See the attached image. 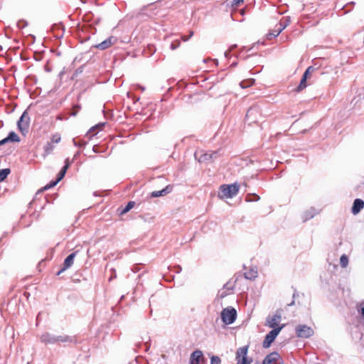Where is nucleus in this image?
<instances>
[{
    "label": "nucleus",
    "mask_w": 364,
    "mask_h": 364,
    "mask_svg": "<svg viewBox=\"0 0 364 364\" xmlns=\"http://www.w3.org/2000/svg\"><path fill=\"white\" fill-rule=\"evenodd\" d=\"M240 186L237 183L224 184L220 186L218 196L220 198H232L239 192Z\"/></svg>",
    "instance_id": "nucleus-1"
},
{
    "label": "nucleus",
    "mask_w": 364,
    "mask_h": 364,
    "mask_svg": "<svg viewBox=\"0 0 364 364\" xmlns=\"http://www.w3.org/2000/svg\"><path fill=\"white\" fill-rule=\"evenodd\" d=\"M248 348V346H244L237 350L235 356L237 364H251L252 363V358L247 357Z\"/></svg>",
    "instance_id": "nucleus-2"
},
{
    "label": "nucleus",
    "mask_w": 364,
    "mask_h": 364,
    "mask_svg": "<svg viewBox=\"0 0 364 364\" xmlns=\"http://www.w3.org/2000/svg\"><path fill=\"white\" fill-rule=\"evenodd\" d=\"M236 318L237 311L233 307L225 308L221 312V319L225 324L233 323Z\"/></svg>",
    "instance_id": "nucleus-3"
},
{
    "label": "nucleus",
    "mask_w": 364,
    "mask_h": 364,
    "mask_svg": "<svg viewBox=\"0 0 364 364\" xmlns=\"http://www.w3.org/2000/svg\"><path fill=\"white\" fill-rule=\"evenodd\" d=\"M284 326L285 324H282V326L277 328H274V329L270 331L264 337V339L262 343L263 348H269Z\"/></svg>",
    "instance_id": "nucleus-4"
},
{
    "label": "nucleus",
    "mask_w": 364,
    "mask_h": 364,
    "mask_svg": "<svg viewBox=\"0 0 364 364\" xmlns=\"http://www.w3.org/2000/svg\"><path fill=\"white\" fill-rule=\"evenodd\" d=\"M296 334L299 338H307L313 336L314 330L306 325H298L295 328Z\"/></svg>",
    "instance_id": "nucleus-5"
},
{
    "label": "nucleus",
    "mask_w": 364,
    "mask_h": 364,
    "mask_svg": "<svg viewBox=\"0 0 364 364\" xmlns=\"http://www.w3.org/2000/svg\"><path fill=\"white\" fill-rule=\"evenodd\" d=\"M30 118L26 111L23 112L20 119L17 122V126L19 131L24 134L27 132L29 127Z\"/></svg>",
    "instance_id": "nucleus-6"
},
{
    "label": "nucleus",
    "mask_w": 364,
    "mask_h": 364,
    "mask_svg": "<svg viewBox=\"0 0 364 364\" xmlns=\"http://www.w3.org/2000/svg\"><path fill=\"white\" fill-rule=\"evenodd\" d=\"M282 318L281 311L277 310L273 316H268L266 318L265 325L269 328H277Z\"/></svg>",
    "instance_id": "nucleus-7"
},
{
    "label": "nucleus",
    "mask_w": 364,
    "mask_h": 364,
    "mask_svg": "<svg viewBox=\"0 0 364 364\" xmlns=\"http://www.w3.org/2000/svg\"><path fill=\"white\" fill-rule=\"evenodd\" d=\"M281 356L277 352L268 354L263 360L262 364H281Z\"/></svg>",
    "instance_id": "nucleus-8"
},
{
    "label": "nucleus",
    "mask_w": 364,
    "mask_h": 364,
    "mask_svg": "<svg viewBox=\"0 0 364 364\" xmlns=\"http://www.w3.org/2000/svg\"><path fill=\"white\" fill-rule=\"evenodd\" d=\"M259 113V109L257 107H250L246 114V121L249 122V123H255L257 121L256 115Z\"/></svg>",
    "instance_id": "nucleus-9"
},
{
    "label": "nucleus",
    "mask_w": 364,
    "mask_h": 364,
    "mask_svg": "<svg viewBox=\"0 0 364 364\" xmlns=\"http://www.w3.org/2000/svg\"><path fill=\"white\" fill-rule=\"evenodd\" d=\"M203 352L200 350H194L190 357V364H200L201 361H204Z\"/></svg>",
    "instance_id": "nucleus-10"
},
{
    "label": "nucleus",
    "mask_w": 364,
    "mask_h": 364,
    "mask_svg": "<svg viewBox=\"0 0 364 364\" xmlns=\"http://www.w3.org/2000/svg\"><path fill=\"white\" fill-rule=\"evenodd\" d=\"M117 38L114 36H110L106 40L103 41L102 43L97 45L95 47L100 50H105L109 48L111 46L117 43Z\"/></svg>",
    "instance_id": "nucleus-11"
},
{
    "label": "nucleus",
    "mask_w": 364,
    "mask_h": 364,
    "mask_svg": "<svg viewBox=\"0 0 364 364\" xmlns=\"http://www.w3.org/2000/svg\"><path fill=\"white\" fill-rule=\"evenodd\" d=\"M40 340L42 343H45L46 345L57 344L55 335L51 334L48 332L43 333L40 337Z\"/></svg>",
    "instance_id": "nucleus-12"
},
{
    "label": "nucleus",
    "mask_w": 364,
    "mask_h": 364,
    "mask_svg": "<svg viewBox=\"0 0 364 364\" xmlns=\"http://www.w3.org/2000/svg\"><path fill=\"white\" fill-rule=\"evenodd\" d=\"M172 191V186L170 185L166 186L161 191H155L151 193V198H158L161 196H164L166 194L171 193Z\"/></svg>",
    "instance_id": "nucleus-13"
},
{
    "label": "nucleus",
    "mask_w": 364,
    "mask_h": 364,
    "mask_svg": "<svg viewBox=\"0 0 364 364\" xmlns=\"http://www.w3.org/2000/svg\"><path fill=\"white\" fill-rule=\"evenodd\" d=\"M77 252H74L69 255L64 260L62 271H65L68 268H70L73 264L74 262V259L77 255Z\"/></svg>",
    "instance_id": "nucleus-14"
},
{
    "label": "nucleus",
    "mask_w": 364,
    "mask_h": 364,
    "mask_svg": "<svg viewBox=\"0 0 364 364\" xmlns=\"http://www.w3.org/2000/svg\"><path fill=\"white\" fill-rule=\"evenodd\" d=\"M364 208V201L362 199L357 198L354 200L351 208L353 214H358Z\"/></svg>",
    "instance_id": "nucleus-15"
},
{
    "label": "nucleus",
    "mask_w": 364,
    "mask_h": 364,
    "mask_svg": "<svg viewBox=\"0 0 364 364\" xmlns=\"http://www.w3.org/2000/svg\"><path fill=\"white\" fill-rule=\"evenodd\" d=\"M291 23L289 16L283 17L279 22V27L277 30V33L274 34V37L279 36V34Z\"/></svg>",
    "instance_id": "nucleus-16"
},
{
    "label": "nucleus",
    "mask_w": 364,
    "mask_h": 364,
    "mask_svg": "<svg viewBox=\"0 0 364 364\" xmlns=\"http://www.w3.org/2000/svg\"><path fill=\"white\" fill-rule=\"evenodd\" d=\"M258 276L257 267H251L248 271L244 273V277L247 279L253 280Z\"/></svg>",
    "instance_id": "nucleus-17"
},
{
    "label": "nucleus",
    "mask_w": 364,
    "mask_h": 364,
    "mask_svg": "<svg viewBox=\"0 0 364 364\" xmlns=\"http://www.w3.org/2000/svg\"><path fill=\"white\" fill-rule=\"evenodd\" d=\"M57 344L60 343H73L75 342V338L67 335L55 336Z\"/></svg>",
    "instance_id": "nucleus-18"
},
{
    "label": "nucleus",
    "mask_w": 364,
    "mask_h": 364,
    "mask_svg": "<svg viewBox=\"0 0 364 364\" xmlns=\"http://www.w3.org/2000/svg\"><path fill=\"white\" fill-rule=\"evenodd\" d=\"M218 156V151H215L212 154H203L200 159H198V161L200 162H203V161H209L211 159L213 158H216Z\"/></svg>",
    "instance_id": "nucleus-19"
},
{
    "label": "nucleus",
    "mask_w": 364,
    "mask_h": 364,
    "mask_svg": "<svg viewBox=\"0 0 364 364\" xmlns=\"http://www.w3.org/2000/svg\"><path fill=\"white\" fill-rule=\"evenodd\" d=\"M55 148V146L51 143V142H48L45 146H44V153L43 154V157H46L48 155H49L50 154L52 153V151H53Z\"/></svg>",
    "instance_id": "nucleus-20"
},
{
    "label": "nucleus",
    "mask_w": 364,
    "mask_h": 364,
    "mask_svg": "<svg viewBox=\"0 0 364 364\" xmlns=\"http://www.w3.org/2000/svg\"><path fill=\"white\" fill-rule=\"evenodd\" d=\"M6 137L10 142H19L21 140L20 137L14 132H10Z\"/></svg>",
    "instance_id": "nucleus-21"
},
{
    "label": "nucleus",
    "mask_w": 364,
    "mask_h": 364,
    "mask_svg": "<svg viewBox=\"0 0 364 364\" xmlns=\"http://www.w3.org/2000/svg\"><path fill=\"white\" fill-rule=\"evenodd\" d=\"M11 170L10 168H3L0 169V183L3 182L7 176L10 174Z\"/></svg>",
    "instance_id": "nucleus-22"
},
{
    "label": "nucleus",
    "mask_w": 364,
    "mask_h": 364,
    "mask_svg": "<svg viewBox=\"0 0 364 364\" xmlns=\"http://www.w3.org/2000/svg\"><path fill=\"white\" fill-rule=\"evenodd\" d=\"M306 80L307 79H306V76H302L300 83L296 89V90L297 92L301 91L303 89H304L306 87Z\"/></svg>",
    "instance_id": "nucleus-23"
},
{
    "label": "nucleus",
    "mask_w": 364,
    "mask_h": 364,
    "mask_svg": "<svg viewBox=\"0 0 364 364\" xmlns=\"http://www.w3.org/2000/svg\"><path fill=\"white\" fill-rule=\"evenodd\" d=\"M135 205V202L134 201H129L127 205L123 208V210L121 211L120 214L123 215L129 212L132 208H134Z\"/></svg>",
    "instance_id": "nucleus-24"
},
{
    "label": "nucleus",
    "mask_w": 364,
    "mask_h": 364,
    "mask_svg": "<svg viewBox=\"0 0 364 364\" xmlns=\"http://www.w3.org/2000/svg\"><path fill=\"white\" fill-rule=\"evenodd\" d=\"M255 80L252 79H249L247 80H243L240 83V85L242 88H247L250 87L253 83Z\"/></svg>",
    "instance_id": "nucleus-25"
},
{
    "label": "nucleus",
    "mask_w": 364,
    "mask_h": 364,
    "mask_svg": "<svg viewBox=\"0 0 364 364\" xmlns=\"http://www.w3.org/2000/svg\"><path fill=\"white\" fill-rule=\"evenodd\" d=\"M340 264L342 267H346L348 264V258L346 255H343L340 258Z\"/></svg>",
    "instance_id": "nucleus-26"
},
{
    "label": "nucleus",
    "mask_w": 364,
    "mask_h": 364,
    "mask_svg": "<svg viewBox=\"0 0 364 364\" xmlns=\"http://www.w3.org/2000/svg\"><path fill=\"white\" fill-rule=\"evenodd\" d=\"M314 210H311L309 211H306L304 215V220L306 221L311 218H312L314 216V213H313Z\"/></svg>",
    "instance_id": "nucleus-27"
},
{
    "label": "nucleus",
    "mask_w": 364,
    "mask_h": 364,
    "mask_svg": "<svg viewBox=\"0 0 364 364\" xmlns=\"http://www.w3.org/2000/svg\"><path fill=\"white\" fill-rule=\"evenodd\" d=\"M221 360L218 356L213 355L210 358V364H220Z\"/></svg>",
    "instance_id": "nucleus-28"
},
{
    "label": "nucleus",
    "mask_w": 364,
    "mask_h": 364,
    "mask_svg": "<svg viewBox=\"0 0 364 364\" xmlns=\"http://www.w3.org/2000/svg\"><path fill=\"white\" fill-rule=\"evenodd\" d=\"M73 142L75 146L83 147L86 145V142L84 141H77L75 139H73Z\"/></svg>",
    "instance_id": "nucleus-29"
},
{
    "label": "nucleus",
    "mask_w": 364,
    "mask_h": 364,
    "mask_svg": "<svg viewBox=\"0 0 364 364\" xmlns=\"http://www.w3.org/2000/svg\"><path fill=\"white\" fill-rule=\"evenodd\" d=\"M27 25V22L24 20H21L17 23V26L21 29L25 28Z\"/></svg>",
    "instance_id": "nucleus-30"
},
{
    "label": "nucleus",
    "mask_w": 364,
    "mask_h": 364,
    "mask_svg": "<svg viewBox=\"0 0 364 364\" xmlns=\"http://www.w3.org/2000/svg\"><path fill=\"white\" fill-rule=\"evenodd\" d=\"M60 141V136L59 134H55L53 136L51 139V143L53 144V143H58Z\"/></svg>",
    "instance_id": "nucleus-31"
},
{
    "label": "nucleus",
    "mask_w": 364,
    "mask_h": 364,
    "mask_svg": "<svg viewBox=\"0 0 364 364\" xmlns=\"http://www.w3.org/2000/svg\"><path fill=\"white\" fill-rule=\"evenodd\" d=\"M237 47V45H232L230 46V49L228 50H226L225 53H224V55L225 58H229L230 56V53L231 50H232L233 49H235V48Z\"/></svg>",
    "instance_id": "nucleus-32"
},
{
    "label": "nucleus",
    "mask_w": 364,
    "mask_h": 364,
    "mask_svg": "<svg viewBox=\"0 0 364 364\" xmlns=\"http://www.w3.org/2000/svg\"><path fill=\"white\" fill-rule=\"evenodd\" d=\"M60 181H58V179L56 178V180L55 181H53L51 182L49 185L46 186L44 187V189L47 190L49 188H51V187H53L55 186Z\"/></svg>",
    "instance_id": "nucleus-33"
},
{
    "label": "nucleus",
    "mask_w": 364,
    "mask_h": 364,
    "mask_svg": "<svg viewBox=\"0 0 364 364\" xmlns=\"http://www.w3.org/2000/svg\"><path fill=\"white\" fill-rule=\"evenodd\" d=\"M313 70H314V68L312 66L309 67L304 72L303 76H306V77L307 78L309 74L311 73V71Z\"/></svg>",
    "instance_id": "nucleus-34"
},
{
    "label": "nucleus",
    "mask_w": 364,
    "mask_h": 364,
    "mask_svg": "<svg viewBox=\"0 0 364 364\" xmlns=\"http://www.w3.org/2000/svg\"><path fill=\"white\" fill-rule=\"evenodd\" d=\"M313 70H314V68L312 66L309 67L304 72L303 76H306V77L307 78L309 74L311 73V71Z\"/></svg>",
    "instance_id": "nucleus-35"
},
{
    "label": "nucleus",
    "mask_w": 364,
    "mask_h": 364,
    "mask_svg": "<svg viewBox=\"0 0 364 364\" xmlns=\"http://www.w3.org/2000/svg\"><path fill=\"white\" fill-rule=\"evenodd\" d=\"M313 70H314V68L312 66L309 67L304 72L303 76H306V77L307 78L309 74L311 73V71Z\"/></svg>",
    "instance_id": "nucleus-36"
},
{
    "label": "nucleus",
    "mask_w": 364,
    "mask_h": 364,
    "mask_svg": "<svg viewBox=\"0 0 364 364\" xmlns=\"http://www.w3.org/2000/svg\"><path fill=\"white\" fill-rule=\"evenodd\" d=\"M313 70H314V68L312 66L309 67L304 72L303 76H306V77L307 78L309 74L311 73V71Z\"/></svg>",
    "instance_id": "nucleus-37"
},
{
    "label": "nucleus",
    "mask_w": 364,
    "mask_h": 364,
    "mask_svg": "<svg viewBox=\"0 0 364 364\" xmlns=\"http://www.w3.org/2000/svg\"><path fill=\"white\" fill-rule=\"evenodd\" d=\"M65 173H66L64 172L63 170H60L58 174V177H57L58 181H61L63 178V177L65 176Z\"/></svg>",
    "instance_id": "nucleus-38"
},
{
    "label": "nucleus",
    "mask_w": 364,
    "mask_h": 364,
    "mask_svg": "<svg viewBox=\"0 0 364 364\" xmlns=\"http://www.w3.org/2000/svg\"><path fill=\"white\" fill-rule=\"evenodd\" d=\"M245 0H233L232 1V6H237L240 4L243 3Z\"/></svg>",
    "instance_id": "nucleus-39"
},
{
    "label": "nucleus",
    "mask_w": 364,
    "mask_h": 364,
    "mask_svg": "<svg viewBox=\"0 0 364 364\" xmlns=\"http://www.w3.org/2000/svg\"><path fill=\"white\" fill-rule=\"evenodd\" d=\"M8 142H10V141H9V139H7V137H6L0 141V146H2Z\"/></svg>",
    "instance_id": "nucleus-40"
},
{
    "label": "nucleus",
    "mask_w": 364,
    "mask_h": 364,
    "mask_svg": "<svg viewBox=\"0 0 364 364\" xmlns=\"http://www.w3.org/2000/svg\"><path fill=\"white\" fill-rule=\"evenodd\" d=\"M193 35V31H191L188 37L183 36V37H182V39H183L184 41H188V39H189V38H190Z\"/></svg>",
    "instance_id": "nucleus-41"
},
{
    "label": "nucleus",
    "mask_w": 364,
    "mask_h": 364,
    "mask_svg": "<svg viewBox=\"0 0 364 364\" xmlns=\"http://www.w3.org/2000/svg\"><path fill=\"white\" fill-rule=\"evenodd\" d=\"M80 154V151H77L75 154H74V156H73V161L77 159V156Z\"/></svg>",
    "instance_id": "nucleus-42"
},
{
    "label": "nucleus",
    "mask_w": 364,
    "mask_h": 364,
    "mask_svg": "<svg viewBox=\"0 0 364 364\" xmlns=\"http://www.w3.org/2000/svg\"><path fill=\"white\" fill-rule=\"evenodd\" d=\"M68 168H69V167H68V164H65V165L63 166V167L61 168V170H63L64 172H65V173H66V171H67V170L68 169Z\"/></svg>",
    "instance_id": "nucleus-43"
},
{
    "label": "nucleus",
    "mask_w": 364,
    "mask_h": 364,
    "mask_svg": "<svg viewBox=\"0 0 364 364\" xmlns=\"http://www.w3.org/2000/svg\"><path fill=\"white\" fill-rule=\"evenodd\" d=\"M65 164H68V167H70V162L69 161V159H66L65 161Z\"/></svg>",
    "instance_id": "nucleus-44"
},
{
    "label": "nucleus",
    "mask_w": 364,
    "mask_h": 364,
    "mask_svg": "<svg viewBox=\"0 0 364 364\" xmlns=\"http://www.w3.org/2000/svg\"><path fill=\"white\" fill-rule=\"evenodd\" d=\"M298 296V293L296 290H294V292L293 294V299H294Z\"/></svg>",
    "instance_id": "nucleus-45"
},
{
    "label": "nucleus",
    "mask_w": 364,
    "mask_h": 364,
    "mask_svg": "<svg viewBox=\"0 0 364 364\" xmlns=\"http://www.w3.org/2000/svg\"><path fill=\"white\" fill-rule=\"evenodd\" d=\"M294 303H295L294 299H293V300H292V301H291V303H289V304H288V306H293V305L294 304Z\"/></svg>",
    "instance_id": "nucleus-46"
},
{
    "label": "nucleus",
    "mask_w": 364,
    "mask_h": 364,
    "mask_svg": "<svg viewBox=\"0 0 364 364\" xmlns=\"http://www.w3.org/2000/svg\"><path fill=\"white\" fill-rule=\"evenodd\" d=\"M360 313L363 316H364V306L361 308Z\"/></svg>",
    "instance_id": "nucleus-47"
},
{
    "label": "nucleus",
    "mask_w": 364,
    "mask_h": 364,
    "mask_svg": "<svg viewBox=\"0 0 364 364\" xmlns=\"http://www.w3.org/2000/svg\"><path fill=\"white\" fill-rule=\"evenodd\" d=\"M64 271H62V268L57 272V275H60L61 273H63Z\"/></svg>",
    "instance_id": "nucleus-48"
},
{
    "label": "nucleus",
    "mask_w": 364,
    "mask_h": 364,
    "mask_svg": "<svg viewBox=\"0 0 364 364\" xmlns=\"http://www.w3.org/2000/svg\"><path fill=\"white\" fill-rule=\"evenodd\" d=\"M175 48H176L175 46H173V44H171V49L174 50Z\"/></svg>",
    "instance_id": "nucleus-49"
},
{
    "label": "nucleus",
    "mask_w": 364,
    "mask_h": 364,
    "mask_svg": "<svg viewBox=\"0 0 364 364\" xmlns=\"http://www.w3.org/2000/svg\"><path fill=\"white\" fill-rule=\"evenodd\" d=\"M236 65V63H233L231 66H235Z\"/></svg>",
    "instance_id": "nucleus-50"
},
{
    "label": "nucleus",
    "mask_w": 364,
    "mask_h": 364,
    "mask_svg": "<svg viewBox=\"0 0 364 364\" xmlns=\"http://www.w3.org/2000/svg\"><path fill=\"white\" fill-rule=\"evenodd\" d=\"M257 198L255 199L256 200H258L259 199V197L258 196H256Z\"/></svg>",
    "instance_id": "nucleus-51"
},
{
    "label": "nucleus",
    "mask_w": 364,
    "mask_h": 364,
    "mask_svg": "<svg viewBox=\"0 0 364 364\" xmlns=\"http://www.w3.org/2000/svg\"><path fill=\"white\" fill-rule=\"evenodd\" d=\"M276 33H277V32L276 33L273 32V33H270V34L274 36V34H276Z\"/></svg>",
    "instance_id": "nucleus-52"
},
{
    "label": "nucleus",
    "mask_w": 364,
    "mask_h": 364,
    "mask_svg": "<svg viewBox=\"0 0 364 364\" xmlns=\"http://www.w3.org/2000/svg\"><path fill=\"white\" fill-rule=\"evenodd\" d=\"M141 90H144V88L140 86Z\"/></svg>",
    "instance_id": "nucleus-53"
},
{
    "label": "nucleus",
    "mask_w": 364,
    "mask_h": 364,
    "mask_svg": "<svg viewBox=\"0 0 364 364\" xmlns=\"http://www.w3.org/2000/svg\"><path fill=\"white\" fill-rule=\"evenodd\" d=\"M93 151L96 152L97 151L95 150V147L93 148Z\"/></svg>",
    "instance_id": "nucleus-54"
}]
</instances>
